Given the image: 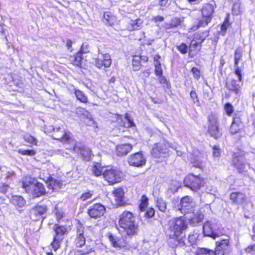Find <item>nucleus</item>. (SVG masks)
I'll return each mask as SVG.
<instances>
[{"mask_svg":"<svg viewBox=\"0 0 255 255\" xmlns=\"http://www.w3.org/2000/svg\"><path fill=\"white\" fill-rule=\"evenodd\" d=\"M242 57V54L241 50L240 49H238L236 51L235 55H234L235 66H237V65H238L239 62L241 60Z\"/></svg>","mask_w":255,"mask_h":255,"instance_id":"79ce46f5","label":"nucleus"},{"mask_svg":"<svg viewBox=\"0 0 255 255\" xmlns=\"http://www.w3.org/2000/svg\"><path fill=\"white\" fill-rule=\"evenodd\" d=\"M191 72L195 79L197 80L199 79L200 77V71L198 68L196 67L192 68Z\"/></svg>","mask_w":255,"mask_h":255,"instance_id":"8fccbe9b","label":"nucleus"},{"mask_svg":"<svg viewBox=\"0 0 255 255\" xmlns=\"http://www.w3.org/2000/svg\"><path fill=\"white\" fill-rule=\"evenodd\" d=\"M245 199V195L241 192H233L230 195V199L236 203H241Z\"/></svg>","mask_w":255,"mask_h":255,"instance_id":"393cba45","label":"nucleus"},{"mask_svg":"<svg viewBox=\"0 0 255 255\" xmlns=\"http://www.w3.org/2000/svg\"><path fill=\"white\" fill-rule=\"evenodd\" d=\"M168 226V231L170 238L176 240L180 246H184L185 244V238L182 234L188 227L185 218L182 217L173 218L169 221Z\"/></svg>","mask_w":255,"mask_h":255,"instance_id":"f257e3e1","label":"nucleus"},{"mask_svg":"<svg viewBox=\"0 0 255 255\" xmlns=\"http://www.w3.org/2000/svg\"><path fill=\"white\" fill-rule=\"evenodd\" d=\"M177 49L179 51H180L181 53L185 54L187 52L188 46L186 45V44L182 43L177 46Z\"/></svg>","mask_w":255,"mask_h":255,"instance_id":"49530a36","label":"nucleus"},{"mask_svg":"<svg viewBox=\"0 0 255 255\" xmlns=\"http://www.w3.org/2000/svg\"><path fill=\"white\" fill-rule=\"evenodd\" d=\"M164 18L163 16H161L160 15H157V16L154 17L152 18V20L155 22H157V21H162L164 20Z\"/></svg>","mask_w":255,"mask_h":255,"instance_id":"69168bd1","label":"nucleus"},{"mask_svg":"<svg viewBox=\"0 0 255 255\" xmlns=\"http://www.w3.org/2000/svg\"><path fill=\"white\" fill-rule=\"evenodd\" d=\"M154 209L152 208H149L145 213V216L148 218H151L154 216Z\"/></svg>","mask_w":255,"mask_h":255,"instance_id":"09e8293b","label":"nucleus"},{"mask_svg":"<svg viewBox=\"0 0 255 255\" xmlns=\"http://www.w3.org/2000/svg\"><path fill=\"white\" fill-rule=\"evenodd\" d=\"M73 145V147L71 150L75 153L80 154L81 156L85 159L89 158L91 154V150L88 148L81 143H78L74 140V142L71 143Z\"/></svg>","mask_w":255,"mask_h":255,"instance_id":"ddd939ff","label":"nucleus"},{"mask_svg":"<svg viewBox=\"0 0 255 255\" xmlns=\"http://www.w3.org/2000/svg\"><path fill=\"white\" fill-rule=\"evenodd\" d=\"M229 25V21L227 20L224 21L221 27L222 30H226L228 26Z\"/></svg>","mask_w":255,"mask_h":255,"instance_id":"774afa93","label":"nucleus"},{"mask_svg":"<svg viewBox=\"0 0 255 255\" xmlns=\"http://www.w3.org/2000/svg\"><path fill=\"white\" fill-rule=\"evenodd\" d=\"M132 145L130 144H123L117 146V154L119 156L127 155L132 149Z\"/></svg>","mask_w":255,"mask_h":255,"instance_id":"4be33fe9","label":"nucleus"},{"mask_svg":"<svg viewBox=\"0 0 255 255\" xmlns=\"http://www.w3.org/2000/svg\"><path fill=\"white\" fill-rule=\"evenodd\" d=\"M105 211L104 206L101 204H96L89 208L88 214L91 218L97 219L103 216Z\"/></svg>","mask_w":255,"mask_h":255,"instance_id":"9b49d317","label":"nucleus"},{"mask_svg":"<svg viewBox=\"0 0 255 255\" xmlns=\"http://www.w3.org/2000/svg\"><path fill=\"white\" fill-rule=\"evenodd\" d=\"M56 227L54 229L55 232V236L54 238L57 241H62V236L66 233L67 229L63 226L56 225Z\"/></svg>","mask_w":255,"mask_h":255,"instance_id":"b1692460","label":"nucleus"},{"mask_svg":"<svg viewBox=\"0 0 255 255\" xmlns=\"http://www.w3.org/2000/svg\"><path fill=\"white\" fill-rule=\"evenodd\" d=\"M234 66L235 68V73L238 76L239 81H241L242 79L241 71L238 65H237V66L234 65Z\"/></svg>","mask_w":255,"mask_h":255,"instance_id":"6e6d98bb","label":"nucleus"},{"mask_svg":"<svg viewBox=\"0 0 255 255\" xmlns=\"http://www.w3.org/2000/svg\"><path fill=\"white\" fill-rule=\"evenodd\" d=\"M103 176L110 184L120 182L122 177V173L116 169H108L103 172Z\"/></svg>","mask_w":255,"mask_h":255,"instance_id":"1a4fd4ad","label":"nucleus"},{"mask_svg":"<svg viewBox=\"0 0 255 255\" xmlns=\"http://www.w3.org/2000/svg\"><path fill=\"white\" fill-rule=\"evenodd\" d=\"M201 42L199 41H198L196 40V39H194L193 38V39L192 40L191 44H190V47L191 48H197L198 46H200L201 44Z\"/></svg>","mask_w":255,"mask_h":255,"instance_id":"5fc2aeb1","label":"nucleus"},{"mask_svg":"<svg viewBox=\"0 0 255 255\" xmlns=\"http://www.w3.org/2000/svg\"><path fill=\"white\" fill-rule=\"evenodd\" d=\"M75 95L77 99L81 102L85 103L87 102V97L82 91L75 90Z\"/></svg>","mask_w":255,"mask_h":255,"instance_id":"72a5a7b5","label":"nucleus"},{"mask_svg":"<svg viewBox=\"0 0 255 255\" xmlns=\"http://www.w3.org/2000/svg\"><path fill=\"white\" fill-rule=\"evenodd\" d=\"M47 211L46 206L38 205L33 208L30 212V216L33 220H38L42 218Z\"/></svg>","mask_w":255,"mask_h":255,"instance_id":"dca6fc26","label":"nucleus"},{"mask_svg":"<svg viewBox=\"0 0 255 255\" xmlns=\"http://www.w3.org/2000/svg\"><path fill=\"white\" fill-rule=\"evenodd\" d=\"M214 8L210 3L204 4L201 9L202 18L199 22V26H205L210 22L212 18Z\"/></svg>","mask_w":255,"mask_h":255,"instance_id":"423d86ee","label":"nucleus"},{"mask_svg":"<svg viewBox=\"0 0 255 255\" xmlns=\"http://www.w3.org/2000/svg\"><path fill=\"white\" fill-rule=\"evenodd\" d=\"M104 18L110 23L112 19V17L110 15V13L109 12H106L104 13Z\"/></svg>","mask_w":255,"mask_h":255,"instance_id":"e2e57ef3","label":"nucleus"},{"mask_svg":"<svg viewBox=\"0 0 255 255\" xmlns=\"http://www.w3.org/2000/svg\"><path fill=\"white\" fill-rule=\"evenodd\" d=\"M86 112H87V111L86 110H85V109H82L80 108L76 109V113L78 115H81V114L84 115L85 113H86Z\"/></svg>","mask_w":255,"mask_h":255,"instance_id":"338daca9","label":"nucleus"},{"mask_svg":"<svg viewBox=\"0 0 255 255\" xmlns=\"http://www.w3.org/2000/svg\"><path fill=\"white\" fill-rule=\"evenodd\" d=\"M197 255H216V254L213 250L201 248L198 250Z\"/></svg>","mask_w":255,"mask_h":255,"instance_id":"e433bc0d","label":"nucleus"},{"mask_svg":"<svg viewBox=\"0 0 255 255\" xmlns=\"http://www.w3.org/2000/svg\"><path fill=\"white\" fill-rule=\"evenodd\" d=\"M79 52L81 53H86L89 52V45L87 43H84L81 46V49Z\"/></svg>","mask_w":255,"mask_h":255,"instance_id":"864d4df0","label":"nucleus"},{"mask_svg":"<svg viewBox=\"0 0 255 255\" xmlns=\"http://www.w3.org/2000/svg\"><path fill=\"white\" fill-rule=\"evenodd\" d=\"M82 59V53H81V52H77L75 55L70 58V60L73 62V64L77 66H81Z\"/></svg>","mask_w":255,"mask_h":255,"instance_id":"c756f323","label":"nucleus"},{"mask_svg":"<svg viewBox=\"0 0 255 255\" xmlns=\"http://www.w3.org/2000/svg\"><path fill=\"white\" fill-rule=\"evenodd\" d=\"M92 193H90V192H86L82 194V195L81 197V199L83 201H85V200L90 198L92 197Z\"/></svg>","mask_w":255,"mask_h":255,"instance_id":"bf43d9fd","label":"nucleus"},{"mask_svg":"<svg viewBox=\"0 0 255 255\" xmlns=\"http://www.w3.org/2000/svg\"><path fill=\"white\" fill-rule=\"evenodd\" d=\"M225 110L228 115H231L233 112V107L230 104H227L225 106Z\"/></svg>","mask_w":255,"mask_h":255,"instance_id":"603ef678","label":"nucleus"},{"mask_svg":"<svg viewBox=\"0 0 255 255\" xmlns=\"http://www.w3.org/2000/svg\"><path fill=\"white\" fill-rule=\"evenodd\" d=\"M52 137L54 139L59 140L64 143L71 144L72 142H74L72 133L69 131H65L61 130L60 128H53Z\"/></svg>","mask_w":255,"mask_h":255,"instance_id":"0eeeda50","label":"nucleus"},{"mask_svg":"<svg viewBox=\"0 0 255 255\" xmlns=\"http://www.w3.org/2000/svg\"><path fill=\"white\" fill-rule=\"evenodd\" d=\"M148 205V198L145 195H142L139 208L141 211H143Z\"/></svg>","mask_w":255,"mask_h":255,"instance_id":"a19ab883","label":"nucleus"},{"mask_svg":"<svg viewBox=\"0 0 255 255\" xmlns=\"http://www.w3.org/2000/svg\"><path fill=\"white\" fill-rule=\"evenodd\" d=\"M155 72L157 76L162 75V69L160 63L155 64Z\"/></svg>","mask_w":255,"mask_h":255,"instance_id":"a18cd8bd","label":"nucleus"},{"mask_svg":"<svg viewBox=\"0 0 255 255\" xmlns=\"http://www.w3.org/2000/svg\"><path fill=\"white\" fill-rule=\"evenodd\" d=\"M156 206L160 211L164 213L167 209V203L162 198H158L156 201Z\"/></svg>","mask_w":255,"mask_h":255,"instance_id":"473e14b6","label":"nucleus"},{"mask_svg":"<svg viewBox=\"0 0 255 255\" xmlns=\"http://www.w3.org/2000/svg\"><path fill=\"white\" fill-rule=\"evenodd\" d=\"M204 215L202 213L194 214L193 216L189 219V222L190 225L195 226L202 221Z\"/></svg>","mask_w":255,"mask_h":255,"instance_id":"bb28decb","label":"nucleus"},{"mask_svg":"<svg viewBox=\"0 0 255 255\" xmlns=\"http://www.w3.org/2000/svg\"><path fill=\"white\" fill-rule=\"evenodd\" d=\"M213 155L214 157H218L221 154V149L218 146L215 145L213 147Z\"/></svg>","mask_w":255,"mask_h":255,"instance_id":"de8ad7c7","label":"nucleus"},{"mask_svg":"<svg viewBox=\"0 0 255 255\" xmlns=\"http://www.w3.org/2000/svg\"><path fill=\"white\" fill-rule=\"evenodd\" d=\"M61 241H57L55 240V238H54V241L52 243L51 245L52 246L53 249L55 251H56L59 248L60 245L59 243Z\"/></svg>","mask_w":255,"mask_h":255,"instance_id":"4d7b16f0","label":"nucleus"},{"mask_svg":"<svg viewBox=\"0 0 255 255\" xmlns=\"http://www.w3.org/2000/svg\"><path fill=\"white\" fill-rule=\"evenodd\" d=\"M203 229L204 235L206 236L215 239L220 236V233L218 232L219 226L215 220L206 222Z\"/></svg>","mask_w":255,"mask_h":255,"instance_id":"20e7f679","label":"nucleus"},{"mask_svg":"<svg viewBox=\"0 0 255 255\" xmlns=\"http://www.w3.org/2000/svg\"><path fill=\"white\" fill-rule=\"evenodd\" d=\"M169 146L168 141L163 139L155 144L152 149V154L155 158L164 157L167 153V149Z\"/></svg>","mask_w":255,"mask_h":255,"instance_id":"6e6552de","label":"nucleus"},{"mask_svg":"<svg viewBox=\"0 0 255 255\" xmlns=\"http://www.w3.org/2000/svg\"><path fill=\"white\" fill-rule=\"evenodd\" d=\"M208 33L209 32L206 31L204 32L195 34L194 35V39H196L197 40L202 43L205 38L208 36Z\"/></svg>","mask_w":255,"mask_h":255,"instance_id":"58836bf2","label":"nucleus"},{"mask_svg":"<svg viewBox=\"0 0 255 255\" xmlns=\"http://www.w3.org/2000/svg\"><path fill=\"white\" fill-rule=\"evenodd\" d=\"M243 128V124L240 117H235L233 119L231 128L230 132L232 134L239 132Z\"/></svg>","mask_w":255,"mask_h":255,"instance_id":"a211bd4d","label":"nucleus"},{"mask_svg":"<svg viewBox=\"0 0 255 255\" xmlns=\"http://www.w3.org/2000/svg\"><path fill=\"white\" fill-rule=\"evenodd\" d=\"M193 166L195 167L202 168L203 167V164L201 161H196L193 163Z\"/></svg>","mask_w":255,"mask_h":255,"instance_id":"0e129e2a","label":"nucleus"},{"mask_svg":"<svg viewBox=\"0 0 255 255\" xmlns=\"http://www.w3.org/2000/svg\"><path fill=\"white\" fill-rule=\"evenodd\" d=\"M28 194H31L33 197L37 198L45 195V188L43 184L40 182H36L31 189H29Z\"/></svg>","mask_w":255,"mask_h":255,"instance_id":"2eb2a0df","label":"nucleus"},{"mask_svg":"<svg viewBox=\"0 0 255 255\" xmlns=\"http://www.w3.org/2000/svg\"><path fill=\"white\" fill-rule=\"evenodd\" d=\"M11 203L15 206L19 207H23L25 204V201L20 196H14L12 197Z\"/></svg>","mask_w":255,"mask_h":255,"instance_id":"c85d7f7f","label":"nucleus"},{"mask_svg":"<svg viewBox=\"0 0 255 255\" xmlns=\"http://www.w3.org/2000/svg\"><path fill=\"white\" fill-rule=\"evenodd\" d=\"M190 97L194 103H197V105H199V101L198 100L196 93L194 91H192L190 92Z\"/></svg>","mask_w":255,"mask_h":255,"instance_id":"3c124183","label":"nucleus"},{"mask_svg":"<svg viewBox=\"0 0 255 255\" xmlns=\"http://www.w3.org/2000/svg\"><path fill=\"white\" fill-rule=\"evenodd\" d=\"M216 248L215 253L216 255H226L230 249V242L228 238L222 239L216 242Z\"/></svg>","mask_w":255,"mask_h":255,"instance_id":"f8f14e48","label":"nucleus"},{"mask_svg":"<svg viewBox=\"0 0 255 255\" xmlns=\"http://www.w3.org/2000/svg\"><path fill=\"white\" fill-rule=\"evenodd\" d=\"M9 188V186L3 183H0V191L2 192L3 193H5L8 189Z\"/></svg>","mask_w":255,"mask_h":255,"instance_id":"13d9d810","label":"nucleus"},{"mask_svg":"<svg viewBox=\"0 0 255 255\" xmlns=\"http://www.w3.org/2000/svg\"><path fill=\"white\" fill-rule=\"evenodd\" d=\"M128 162L131 166L140 167L145 165L146 160L142 153L138 152L130 155L128 158Z\"/></svg>","mask_w":255,"mask_h":255,"instance_id":"9d476101","label":"nucleus"},{"mask_svg":"<svg viewBox=\"0 0 255 255\" xmlns=\"http://www.w3.org/2000/svg\"><path fill=\"white\" fill-rule=\"evenodd\" d=\"M205 180L201 176L193 174H188L184 179L185 185L192 191L197 192L205 185Z\"/></svg>","mask_w":255,"mask_h":255,"instance_id":"7ed1b4c3","label":"nucleus"},{"mask_svg":"<svg viewBox=\"0 0 255 255\" xmlns=\"http://www.w3.org/2000/svg\"><path fill=\"white\" fill-rule=\"evenodd\" d=\"M208 132L215 138H217L220 135L218 125H208Z\"/></svg>","mask_w":255,"mask_h":255,"instance_id":"cd10ccee","label":"nucleus"},{"mask_svg":"<svg viewBox=\"0 0 255 255\" xmlns=\"http://www.w3.org/2000/svg\"><path fill=\"white\" fill-rule=\"evenodd\" d=\"M103 167H101L100 164L97 163L92 167V172L96 176H99L102 174L103 172Z\"/></svg>","mask_w":255,"mask_h":255,"instance_id":"4c0bfd02","label":"nucleus"},{"mask_svg":"<svg viewBox=\"0 0 255 255\" xmlns=\"http://www.w3.org/2000/svg\"><path fill=\"white\" fill-rule=\"evenodd\" d=\"M111 63V56L108 53H100L98 58L95 60V65L99 68H101L103 66L105 67H109Z\"/></svg>","mask_w":255,"mask_h":255,"instance_id":"4468645a","label":"nucleus"},{"mask_svg":"<svg viewBox=\"0 0 255 255\" xmlns=\"http://www.w3.org/2000/svg\"><path fill=\"white\" fill-rule=\"evenodd\" d=\"M195 206L193 198L189 196L183 197L180 201V205H178L177 210L184 214L193 213Z\"/></svg>","mask_w":255,"mask_h":255,"instance_id":"39448f33","label":"nucleus"},{"mask_svg":"<svg viewBox=\"0 0 255 255\" xmlns=\"http://www.w3.org/2000/svg\"><path fill=\"white\" fill-rule=\"evenodd\" d=\"M233 163L240 172H242L245 168V158L242 156H235Z\"/></svg>","mask_w":255,"mask_h":255,"instance_id":"6ab92c4d","label":"nucleus"},{"mask_svg":"<svg viewBox=\"0 0 255 255\" xmlns=\"http://www.w3.org/2000/svg\"><path fill=\"white\" fill-rule=\"evenodd\" d=\"M208 125H219L218 116L216 114L211 113L208 118Z\"/></svg>","mask_w":255,"mask_h":255,"instance_id":"c9c22d12","label":"nucleus"},{"mask_svg":"<svg viewBox=\"0 0 255 255\" xmlns=\"http://www.w3.org/2000/svg\"><path fill=\"white\" fill-rule=\"evenodd\" d=\"M113 194L115 197L117 203L119 205L122 206L125 204V202L124 201L125 198V192L122 188L115 189L113 191Z\"/></svg>","mask_w":255,"mask_h":255,"instance_id":"412c9836","label":"nucleus"},{"mask_svg":"<svg viewBox=\"0 0 255 255\" xmlns=\"http://www.w3.org/2000/svg\"><path fill=\"white\" fill-rule=\"evenodd\" d=\"M107 236L111 245L115 248L122 249L127 245L126 242L122 241L118 236L114 235L111 233H108Z\"/></svg>","mask_w":255,"mask_h":255,"instance_id":"f3484780","label":"nucleus"},{"mask_svg":"<svg viewBox=\"0 0 255 255\" xmlns=\"http://www.w3.org/2000/svg\"><path fill=\"white\" fill-rule=\"evenodd\" d=\"M143 23V21L140 19H137L134 21H132V23H131V29L132 30H137L138 29L139 27L141 26Z\"/></svg>","mask_w":255,"mask_h":255,"instance_id":"37998d69","label":"nucleus"},{"mask_svg":"<svg viewBox=\"0 0 255 255\" xmlns=\"http://www.w3.org/2000/svg\"><path fill=\"white\" fill-rule=\"evenodd\" d=\"M119 225L123 229L127 236L130 237L137 235L139 226L134 215L129 211H125L119 216Z\"/></svg>","mask_w":255,"mask_h":255,"instance_id":"f03ea898","label":"nucleus"},{"mask_svg":"<svg viewBox=\"0 0 255 255\" xmlns=\"http://www.w3.org/2000/svg\"><path fill=\"white\" fill-rule=\"evenodd\" d=\"M78 236L77 237L75 240V244L77 247H82L85 243V240L83 235V231H79L78 232Z\"/></svg>","mask_w":255,"mask_h":255,"instance_id":"7c9ffc66","label":"nucleus"},{"mask_svg":"<svg viewBox=\"0 0 255 255\" xmlns=\"http://www.w3.org/2000/svg\"><path fill=\"white\" fill-rule=\"evenodd\" d=\"M47 183L48 188L53 190H55L59 189L60 188V186L61 184V183L60 182V181L54 179L53 178H50L48 179Z\"/></svg>","mask_w":255,"mask_h":255,"instance_id":"a878e982","label":"nucleus"},{"mask_svg":"<svg viewBox=\"0 0 255 255\" xmlns=\"http://www.w3.org/2000/svg\"><path fill=\"white\" fill-rule=\"evenodd\" d=\"M18 152L22 155L33 156L36 154L35 151L33 150H22L19 149Z\"/></svg>","mask_w":255,"mask_h":255,"instance_id":"c03bdc74","label":"nucleus"},{"mask_svg":"<svg viewBox=\"0 0 255 255\" xmlns=\"http://www.w3.org/2000/svg\"><path fill=\"white\" fill-rule=\"evenodd\" d=\"M239 4H234L233 6V8H232V11H233V13L235 14V15H238L239 12H240V11L239 10Z\"/></svg>","mask_w":255,"mask_h":255,"instance_id":"680f3d73","label":"nucleus"},{"mask_svg":"<svg viewBox=\"0 0 255 255\" xmlns=\"http://www.w3.org/2000/svg\"><path fill=\"white\" fill-rule=\"evenodd\" d=\"M226 87L230 91L236 94L241 93V86L238 82L235 80H231L226 82Z\"/></svg>","mask_w":255,"mask_h":255,"instance_id":"aec40b11","label":"nucleus"},{"mask_svg":"<svg viewBox=\"0 0 255 255\" xmlns=\"http://www.w3.org/2000/svg\"><path fill=\"white\" fill-rule=\"evenodd\" d=\"M24 139L26 142H28L29 143H31L34 145L37 144V139L34 136L29 134H25L24 136Z\"/></svg>","mask_w":255,"mask_h":255,"instance_id":"ea45409f","label":"nucleus"},{"mask_svg":"<svg viewBox=\"0 0 255 255\" xmlns=\"http://www.w3.org/2000/svg\"><path fill=\"white\" fill-rule=\"evenodd\" d=\"M35 178L31 177H26L24 178L22 182V187L25 189L27 193L28 192L29 189L32 187L36 182Z\"/></svg>","mask_w":255,"mask_h":255,"instance_id":"5701e85b","label":"nucleus"},{"mask_svg":"<svg viewBox=\"0 0 255 255\" xmlns=\"http://www.w3.org/2000/svg\"><path fill=\"white\" fill-rule=\"evenodd\" d=\"M141 57L140 56L134 55L132 58V67L134 71H137L140 68Z\"/></svg>","mask_w":255,"mask_h":255,"instance_id":"2f4dec72","label":"nucleus"},{"mask_svg":"<svg viewBox=\"0 0 255 255\" xmlns=\"http://www.w3.org/2000/svg\"><path fill=\"white\" fill-rule=\"evenodd\" d=\"M181 23V20L180 18L175 17L172 19L170 23L166 24L165 25V27L166 29L172 28L173 27H177Z\"/></svg>","mask_w":255,"mask_h":255,"instance_id":"f704fd0d","label":"nucleus"},{"mask_svg":"<svg viewBox=\"0 0 255 255\" xmlns=\"http://www.w3.org/2000/svg\"><path fill=\"white\" fill-rule=\"evenodd\" d=\"M54 214L58 221L60 220L63 217V214L62 212L58 211L57 209H55L54 211Z\"/></svg>","mask_w":255,"mask_h":255,"instance_id":"052dcab7","label":"nucleus"}]
</instances>
